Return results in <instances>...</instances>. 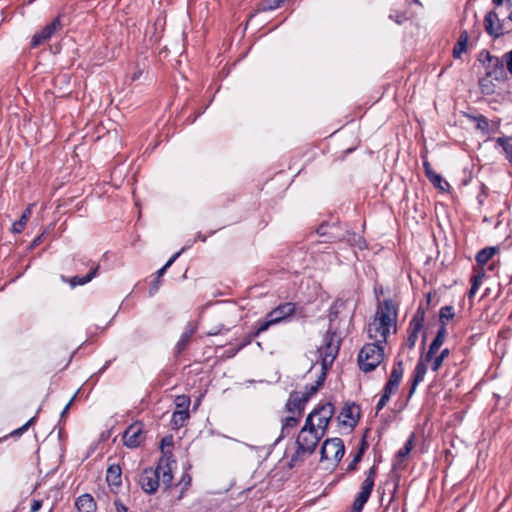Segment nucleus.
<instances>
[{
  "label": "nucleus",
  "instance_id": "obj_1",
  "mask_svg": "<svg viewBox=\"0 0 512 512\" xmlns=\"http://www.w3.org/2000/svg\"><path fill=\"white\" fill-rule=\"evenodd\" d=\"M308 239L310 243L306 253H310L311 256L320 253L330 254L333 252L331 244L341 242H346L361 251L367 248L365 238L356 234L347 223L338 218L321 222L314 232H310Z\"/></svg>",
  "mask_w": 512,
  "mask_h": 512
},
{
  "label": "nucleus",
  "instance_id": "obj_2",
  "mask_svg": "<svg viewBox=\"0 0 512 512\" xmlns=\"http://www.w3.org/2000/svg\"><path fill=\"white\" fill-rule=\"evenodd\" d=\"M172 464H175L172 452L163 451L156 468L147 467L140 474L139 485L142 490L147 494H154L160 485V480L164 488H170L173 481Z\"/></svg>",
  "mask_w": 512,
  "mask_h": 512
},
{
  "label": "nucleus",
  "instance_id": "obj_3",
  "mask_svg": "<svg viewBox=\"0 0 512 512\" xmlns=\"http://www.w3.org/2000/svg\"><path fill=\"white\" fill-rule=\"evenodd\" d=\"M477 62L483 67L485 73L478 79V86L482 94L492 95L496 91L493 81L503 82L507 79V72L502 58L492 55L487 49H482L477 55Z\"/></svg>",
  "mask_w": 512,
  "mask_h": 512
},
{
  "label": "nucleus",
  "instance_id": "obj_4",
  "mask_svg": "<svg viewBox=\"0 0 512 512\" xmlns=\"http://www.w3.org/2000/svg\"><path fill=\"white\" fill-rule=\"evenodd\" d=\"M384 359V344L367 343L358 354V366L361 371H374Z\"/></svg>",
  "mask_w": 512,
  "mask_h": 512
},
{
  "label": "nucleus",
  "instance_id": "obj_5",
  "mask_svg": "<svg viewBox=\"0 0 512 512\" xmlns=\"http://www.w3.org/2000/svg\"><path fill=\"white\" fill-rule=\"evenodd\" d=\"M341 339L335 331L328 329L323 336V345L318 349L321 358V371L327 374L340 349Z\"/></svg>",
  "mask_w": 512,
  "mask_h": 512
},
{
  "label": "nucleus",
  "instance_id": "obj_6",
  "mask_svg": "<svg viewBox=\"0 0 512 512\" xmlns=\"http://www.w3.org/2000/svg\"><path fill=\"white\" fill-rule=\"evenodd\" d=\"M444 338L435 336V338L432 340V342L429 345L428 351L425 354L424 357H421L419 361L417 362L414 373H413V379L411 383V387L408 393V399H410L413 394L416 391V388L420 382L424 380V377L427 373V366L425 362H429L432 360L433 356L436 354V352L440 349L442 344L444 343Z\"/></svg>",
  "mask_w": 512,
  "mask_h": 512
},
{
  "label": "nucleus",
  "instance_id": "obj_7",
  "mask_svg": "<svg viewBox=\"0 0 512 512\" xmlns=\"http://www.w3.org/2000/svg\"><path fill=\"white\" fill-rule=\"evenodd\" d=\"M345 446L340 438H329L326 439L321 447V457L320 461H330L333 460L336 463H339L344 456Z\"/></svg>",
  "mask_w": 512,
  "mask_h": 512
},
{
  "label": "nucleus",
  "instance_id": "obj_8",
  "mask_svg": "<svg viewBox=\"0 0 512 512\" xmlns=\"http://www.w3.org/2000/svg\"><path fill=\"white\" fill-rule=\"evenodd\" d=\"M374 320L385 326L389 330L392 326H396L397 321V308L392 299H386L382 305L378 307Z\"/></svg>",
  "mask_w": 512,
  "mask_h": 512
},
{
  "label": "nucleus",
  "instance_id": "obj_9",
  "mask_svg": "<svg viewBox=\"0 0 512 512\" xmlns=\"http://www.w3.org/2000/svg\"><path fill=\"white\" fill-rule=\"evenodd\" d=\"M146 439L144 424L136 421L130 424L123 433V443L128 448L139 447Z\"/></svg>",
  "mask_w": 512,
  "mask_h": 512
},
{
  "label": "nucleus",
  "instance_id": "obj_10",
  "mask_svg": "<svg viewBox=\"0 0 512 512\" xmlns=\"http://www.w3.org/2000/svg\"><path fill=\"white\" fill-rule=\"evenodd\" d=\"M504 22L505 20L499 19V16L494 9L489 10L484 16V29L490 37L498 39L508 32L504 28Z\"/></svg>",
  "mask_w": 512,
  "mask_h": 512
},
{
  "label": "nucleus",
  "instance_id": "obj_11",
  "mask_svg": "<svg viewBox=\"0 0 512 512\" xmlns=\"http://www.w3.org/2000/svg\"><path fill=\"white\" fill-rule=\"evenodd\" d=\"M62 27L61 16L58 15L49 24L45 25L32 36L30 42L31 48H36L51 39L56 32L62 29Z\"/></svg>",
  "mask_w": 512,
  "mask_h": 512
},
{
  "label": "nucleus",
  "instance_id": "obj_12",
  "mask_svg": "<svg viewBox=\"0 0 512 512\" xmlns=\"http://www.w3.org/2000/svg\"><path fill=\"white\" fill-rule=\"evenodd\" d=\"M317 419V428L321 431V435H325L328 425L335 413V407L332 402L319 403L314 409Z\"/></svg>",
  "mask_w": 512,
  "mask_h": 512
},
{
  "label": "nucleus",
  "instance_id": "obj_13",
  "mask_svg": "<svg viewBox=\"0 0 512 512\" xmlns=\"http://www.w3.org/2000/svg\"><path fill=\"white\" fill-rule=\"evenodd\" d=\"M324 435L321 433L306 432V429H301L296 439V445L301 451H305L307 456L314 453L319 441Z\"/></svg>",
  "mask_w": 512,
  "mask_h": 512
},
{
  "label": "nucleus",
  "instance_id": "obj_14",
  "mask_svg": "<svg viewBox=\"0 0 512 512\" xmlns=\"http://www.w3.org/2000/svg\"><path fill=\"white\" fill-rule=\"evenodd\" d=\"M476 260L477 264L473 267L474 274L470 279L471 288L468 292L469 300H472L479 287L482 285L483 279L485 277V265L488 264V261L491 260V258H476Z\"/></svg>",
  "mask_w": 512,
  "mask_h": 512
},
{
  "label": "nucleus",
  "instance_id": "obj_15",
  "mask_svg": "<svg viewBox=\"0 0 512 512\" xmlns=\"http://www.w3.org/2000/svg\"><path fill=\"white\" fill-rule=\"evenodd\" d=\"M403 374V361L401 359H396L393 364L388 381L384 385L383 391L387 392L390 395L394 394L399 388V385L403 378Z\"/></svg>",
  "mask_w": 512,
  "mask_h": 512
},
{
  "label": "nucleus",
  "instance_id": "obj_16",
  "mask_svg": "<svg viewBox=\"0 0 512 512\" xmlns=\"http://www.w3.org/2000/svg\"><path fill=\"white\" fill-rule=\"evenodd\" d=\"M359 413L360 407L358 405L354 402H346L337 418L342 425L354 428L357 425Z\"/></svg>",
  "mask_w": 512,
  "mask_h": 512
},
{
  "label": "nucleus",
  "instance_id": "obj_17",
  "mask_svg": "<svg viewBox=\"0 0 512 512\" xmlns=\"http://www.w3.org/2000/svg\"><path fill=\"white\" fill-rule=\"evenodd\" d=\"M307 403V398L302 396L301 392L292 391L286 401L285 410L290 414L302 416Z\"/></svg>",
  "mask_w": 512,
  "mask_h": 512
},
{
  "label": "nucleus",
  "instance_id": "obj_18",
  "mask_svg": "<svg viewBox=\"0 0 512 512\" xmlns=\"http://www.w3.org/2000/svg\"><path fill=\"white\" fill-rule=\"evenodd\" d=\"M296 311V304L293 302H285L279 304L277 307L272 309L268 314L272 318H279L276 323L285 321L289 316L293 315Z\"/></svg>",
  "mask_w": 512,
  "mask_h": 512
},
{
  "label": "nucleus",
  "instance_id": "obj_19",
  "mask_svg": "<svg viewBox=\"0 0 512 512\" xmlns=\"http://www.w3.org/2000/svg\"><path fill=\"white\" fill-rule=\"evenodd\" d=\"M390 330L385 326H380L375 320L369 325L368 334L371 339H374V343L386 344Z\"/></svg>",
  "mask_w": 512,
  "mask_h": 512
},
{
  "label": "nucleus",
  "instance_id": "obj_20",
  "mask_svg": "<svg viewBox=\"0 0 512 512\" xmlns=\"http://www.w3.org/2000/svg\"><path fill=\"white\" fill-rule=\"evenodd\" d=\"M196 332V327L192 323H188L182 332L178 342L175 346V355H180L190 343L194 333Z\"/></svg>",
  "mask_w": 512,
  "mask_h": 512
},
{
  "label": "nucleus",
  "instance_id": "obj_21",
  "mask_svg": "<svg viewBox=\"0 0 512 512\" xmlns=\"http://www.w3.org/2000/svg\"><path fill=\"white\" fill-rule=\"evenodd\" d=\"M89 263V271L83 275V276H80V275H76V276H73L70 280H69V283H70V286L71 287H76V286H79V285H84L88 282H90L97 274V271L99 269V264H96L92 261H88Z\"/></svg>",
  "mask_w": 512,
  "mask_h": 512
},
{
  "label": "nucleus",
  "instance_id": "obj_22",
  "mask_svg": "<svg viewBox=\"0 0 512 512\" xmlns=\"http://www.w3.org/2000/svg\"><path fill=\"white\" fill-rule=\"evenodd\" d=\"M75 505L78 512H95L97 508L94 498L88 493L79 496Z\"/></svg>",
  "mask_w": 512,
  "mask_h": 512
},
{
  "label": "nucleus",
  "instance_id": "obj_23",
  "mask_svg": "<svg viewBox=\"0 0 512 512\" xmlns=\"http://www.w3.org/2000/svg\"><path fill=\"white\" fill-rule=\"evenodd\" d=\"M122 470L119 464H111L106 472V482L109 487H119L122 483Z\"/></svg>",
  "mask_w": 512,
  "mask_h": 512
},
{
  "label": "nucleus",
  "instance_id": "obj_24",
  "mask_svg": "<svg viewBox=\"0 0 512 512\" xmlns=\"http://www.w3.org/2000/svg\"><path fill=\"white\" fill-rule=\"evenodd\" d=\"M302 416L291 414L285 418L282 419V426H281V435L277 438L275 441V444H277L282 438H284L286 435L290 433V430L295 428Z\"/></svg>",
  "mask_w": 512,
  "mask_h": 512
},
{
  "label": "nucleus",
  "instance_id": "obj_25",
  "mask_svg": "<svg viewBox=\"0 0 512 512\" xmlns=\"http://www.w3.org/2000/svg\"><path fill=\"white\" fill-rule=\"evenodd\" d=\"M468 39H469L468 31L462 30L460 32V35H459V38H458L456 44L453 47L452 55L455 59H459L461 57V55L467 51Z\"/></svg>",
  "mask_w": 512,
  "mask_h": 512
},
{
  "label": "nucleus",
  "instance_id": "obj_26",
  "mask_svg": "<svg viewBox=\"0 0 512 512\" xmlns=\"http://www.w3.org/2000/svg\"><path fill=\"white\" fill-rule=\"evenodd\" d=\"M31 214H32V205L30 204L29 206H27L24 209L20 218L12 224V228H11L12 232L13 233H21L24 230L29 218L31 217Z\"/></svg>",
  "mask_w": 512,
  "mask_h": 512
},
{
  "label": "nucleus",
  "instance_id": "obj_27",
  "mask_svg": "<svg viewBox=\"0 0 512 512\" xmlns=\"http://www.w3.org/2000/svg\"><path fill=\"white\" fill-rule=\"evenodd\" d=\"M425 315H426V310L423 307V305L420 304L418 306L417 310L415 311L414 315L412 316L408 326L415 328V330L416 329L422 330L423 326H424Z\"/></svg>",
  "mask_w": 512,
  "mask_h": 512
},
{
  "label": "nucleus",
  "instance_id": "obj_28",
  "mask_svg": "<svg viewBox=\"0 0 512 512\" xmlns=\"http://www.w3.org/2000/svg\"><path fill=\"white\" fill-rule=\"evenodd\" d=\"M190 418L189 411L186 410H175L172 414L171 425L173 429H180L185 425L187 420Z\"/></svg>",
  "mask_w": 512,
  "mask_h": 512
},
{
  "label": "nucleus",
  "instance_id": "obj_29",
  "mask_svg": "<svg viewBox=\"0 0 512 512\" xmlns=\"http://www.w3.org/2000/svg\"><path fill=\"white\" fill-rule=\"evenodd\" d=\"M326 373L325 372H322L320 373V375L318 376L315 384L313 385H310V386H306L305 387V391L304 392H301L302 396L306 397L307 398V402H309V400L311 399V397L317 393V391L319 390V388L323 385L324 381H325V378H326Z\"/></svg>",
  "mask_w": 512,
  "mask_h": 512
},
{
  "label": "nucleus",
  "instance_id": "obj_30",
  "mask_svg": "<svg viewBox=\"0 0 512 512\" xmlns=\"http://www.w3.org/2000/svg\"><path fill=\"white\" fill-rule=\"evenodd\" d=\"M277 319L278 318L270 317V315L267 313L264 320L257 321L256 325L254 326V329L252 330L253 331L252 336L258 337L262 332L268 330L272 325L277 324L275 321Z\"/></svg>",
  "mask_w": 512,
  "mask_h": 512
},
{
  "label": "nucleus",
  "instance_id": "obj_31",
  "mask_svg": "<svg viewBox=\"0 0 512 512\" xmlns=\"http://www.w3.org/2000/svg\"><path fill=\"white\" fill-rule=\"evenodd\" d=\"M495 142L500 146L509 163L512 164V136H502L495 139Z\"/></svg>",
  "mask_w": 512,
  "mask_h": 512
},
{
  "label": "nucleus",
  "instance_id": "obj_32",
  "mask_svg": "<svg viewBox=\"0 0 512 512\" xmlns=\"http://www.w3.org/2000/svg\"><path fill=\"white\" fill-rule=\"evenodd\" d=\"M427 179L433 184V186L439 191H448L450 188L449 183L435 171L430 174Z\"/></svg>",
  "mask_w": 512,
  "mask_h": 512
},
{
  "label": "nucleus",
  "instance_id": "obj_33",
  "mask_svg": "<svg viewBox=\"0 0 512 512\" xmlns=\"http://www.w3.org/2000/svg\"><path fill=\"white\" fill-rule=\"evenodd\" d=\"M472 121L476 122V129L480 130L483 134H489L488 119L482 115L468 116Z\"/></svg>",
  "mask_w": 512,
  "mask_h": 512
},
{
  "label": "nucleus",
  "instance_id": "obj_34",
  "mask_svg": "<svg viewBox=\"0 0 512 512\" xmlns=\"http://www.w3.org/2000/svg\"><path fill=\"white\" fill-rule=\"evenodd\" d=\"M455 316L454 307L451 305H446L440 308L439 311V322L440 324L447 325V322L453 319Z\"/></svg>",
  "mask_w": 512,
  "mask_h": 512
},
{
  "label": "nucleus",
  "instance_id": "obj_35",
  "mask_svg": "<svg viewBox=\"0 0 512 512\" xmlns=\"http://www.w3.org/2000/svg\"><path fill=\"white\" fill-rule=\"evenodd\" d=\"M421 331L422 330H419V329L415 330V328L408 326V328H407L408 335H407L406 341L404 343V346L407 347L409 350H412L415 347L419 333Z\"/></svg>",
  "mask_w": 512,
  "mask_h": 512
},
{
  "label": "nucleus",
  "instance_id": "obj_36",
  "mask_svg": "<svg viewBox=\"0 0 512 512\" xmlns=\"http://www.w3.org/2000/svg\"><path fill=\"white\" fill-rule=\"evenodd\" d=\"M450 355V350L448 348L443 349L439 355L433 356V362L431 365L432 371H438L443 365L444 360Z\"/></svg>",
  "mask_w": 512,
  "mask_h": 512
},
{
  "label": "nucleus",
  "instance_id": "obj_37",
  "mask_svg": "<svg viewBox=\"0 0 512 512\" xmlns=\"http://www.w3.org/2000/svg\"><path fill=\"white\" fill-rule=\"evenodd\" d=\"M174 403L176 405L177 410L189 411V406L191 404V400L188 395L182 394V395L176 396Z\"/></svg>",
  "mask_w": 512,
  "mask_h": 512
},
{
  "label": "nucleus",
  "instance_id": "obj_38",
  "mask_svg": "<svg viewBox=\"0 0 512 512\" xmlns=\"http://www.w3.org/2000/svg\"><path fill=\"white\" fill-rule=\"evenodd\" d=\"M306 455L307 453L305 451H301L300 448L297 446L296 451L289 460L288 466L290 468H293L297 466L299 463H302Z\"/></svg>",
  "mask_w": 512,
  "mask_h": 512
},
{
  "label": "nucleus",
  "instance_id": "obj_39",
  "mask_svg": "<svg viewBox=\"0 0 512 512\" xmlns=\"http://www.w3.org/2000/svg\"><path fill=\"white\" fill-rule=\"evenodd\" d=\"M413 439L414 434H412L409 437V439L404 443L403 447L399 449V451L396 454L397 459H403L411 452L413 448Z\"/></svg>",
  "mask_w": 512,
  "mask_h": 512
},
{
  "label": "nucleus",
  "instance_id": "obj_40",
  "mask_svg": "<svg viewBox=\"0 0 512 512\" xmlns=\"http://www.w3.org/2000/svg\"><path fill=\"white\" fill-rule=\"evenodd\" d=\"M314 411L312 410L308 416L306 417V421L302 429H306V432H313V433H319V429L317 428V424L313 422V419L315 418Z\"/></svg>",
  "mask_w": 512,
  "mask_h": 512
},
{
  "label": "nucleus",
  "instance_id": "obj_41",
  "mask_svg": "<svg viewBox=\"0 0 512 512\" xmlns=\"http://www.w3.org/2000/svg\"><path fill=\"white\" fill-rule=\"evenodd\" d=\"M50 236V232L45 229L38 236H36L32 242L29 244L28 249H32L36 246H39L46 242L47 238Z\"/></svg>",
  "mask_w": 512,
  "mask_h": 512
},
{
  "label": "nucleus",
  "instance_id": "obj_42",
  "mask_svg": "<svg viewBox=\"0 0 512 512\" xmlns=\"http://www.w3.org/2000/svg\"><path fill=\"white\" fill-rule=\"evenodd\" d=\"M36 420V416L30 418L24 425H22L21 427L13 430L9 436L10 437H20L22 436L28 429L29 427L35 422Z\"/></svg>",
  "mask_w": 512,
  "mask_h": 512
},
{
  "label": "nucleus",
  "instance_id": "obj_43",
  "mask_svg": "<svg viewBox=\"0 0 512 512\" xmlns=\"http://www.w3.org/2000/svg\"><path fill=\"white\" fill-rule=\"evenodd\" d=\"M253 335V331L249 332L248 334H246L241 342L238 344V346L236 347V349L234 350L233 352V355H235L236 353H238L240 350H242L243 348H245L246 346H248L249 344H251L252 340L254 338H256L257 336H252Z\"/></svg>",
  "mask_w": 512,
  "mask_h": 512
},
{
  "label": "nucleus",
  "instance_id": "obj_44",
  "mask_svg": "<svg viewBox=\"0 0 512 512\" xmlns=\"http://www.w3.org/2000/svg\"><path fill=\"white\" fill-rule=\"evenodd\" d=\"M147 339V333L142 328H136L132 333V340L134 343H140Z\"/></svg>",
  "mask_w": 512,
  "mask_h": 512
},
{
  "label": "nucleus",
  "instance_id": "obj_45",
  "mask_svg": "<svg viewBox=\"0 0 512 512\" xmlns=\"http://www.w3.org/2000/svg\"><path fill=\"white\" fill-rule=\"evenodd\" d=\"M488 191H489L488 187L484 183H481L480 191L477 195V202L480 206H482L484 204L485 199L488 197Z\"/></svg>",
  "mask_w": 512,
  "mask_h": 512
},
{
  "label": "nucleus",
  "instance_id": "obj_46",
  "mask_svg": "<svg viewBox=\"0 0 512 512\" xmlns=\"http://www.w3.org/2000/svg\"><path fill=\"white\" fill-rule=\"evenodd\" d=\"M499 252V248L497 246H489L479 250L475 256H494Z\"/></svg>",
  "mask_w": 512,
  "mask_h": 512
},
{
  "label": "nucleus",
  "instance_id": "obj_47",
  "mask_svg": "<svg viewBox=\"0 0 512 512\" xmlns=\"http://www.w3.org/2000/svg\"><path fill=\"white\" fill-rule=\"evenodd\" d=\"M506 71L512 76V49L502 56Z\"/></svg>",
  "mask_w": 512,
  "mask_h": 512
},
{
  "label": "nucleus",
  "instance_id": "obj_48",
  "mask_svg": "<svg viewBox=\"0 0 512 512\" xmlns=\"http://www.w3.org/2000/svg\"><path fill=\"white\" fill-rule=\"evenodd\" d=\"M391 395L388 394L385 391H382V395L376 405V413H378L380 410H382L386 404L389 402Z\"/></svg>",
  "mask_w": 512,
  "mask_h": 512
},
{
  "label": "nucleus",
  "instance_id": "obj_49",
  "mask_svg": "<svg viewBox=\"0 0 512 512\" xmlns=\"http://www.w3.org/2000/svg\"><path fill=\"white\" fill-rule=\"evenodd\" d=\"M192 478L188 472H184L181 476V479L179 481V485H182V491L183 493L185 490H187L191 485Z\"/></svg>",
  "mask_w": 512,
  "mask_h": 512
},
{
  "label": "nucleus",
  "instance_id": "obj_50",
  "mask_svg": "<svg viewBox=\"0 0 512 512\" xmlns=\"http://www.w3.org/2000/svg\"><path fill=\"white\" fill-rule=\"evenodd\" d=\"M362 457L359 454H355L352 461L348 464L346 471L354 472L357 469L358 464L361 462Z\"/></svg>",
  "mask_w": 512,
  "mask_h": 512
},
{
  "label": "nucleus",
  "instance_id": "obj_51",
  "mask_svg": "<svg viewBox=\"0 0 512 512\" xmlns=\"http://www.w3.org/2000/svg\"><path fill=\"white\" fill-rule=\"evenodd\" d=\"M373 487H374V482L373 480H364L361 484V488H360V491L364 492V493H367L369 495H371L372 493V490H373Z\"/></svg>",
  "mask_w": 512,
  "mask_h": 512
},
{
  "label": "nucleus",
  "instance_id": "obj_52",
  "mask_svg": "<svg viewBox=\"0 0 512 512\" xmlns=\"http://www.w3.org/2000/svg\"><path fill=\"white\" fill-rule=\"evenodd\" d=\"M368 447H369V444L366 440V436L364 435L362 437V439L360 440L358 451L356 452V454H359V456L363 457V455L366 452V450L368 449Z\"/></svg>",
  "mask_w": 512,
  "mask_h": 512
},
{
  "label": "nucleus",
  "instance_id": "obj_53",
  "mask_svg": "<svg viewBox=\"0 0 512 512\" xmlns=\"http://www.w3.org/2000/svg\"><path fill=\"white\" fill-rule=\"evenodd\" d=\"M177 258H169L166 264L156 272V277L161 278L166 270L175 262Z\"/></svg>",
  "mask_w": 512,
  "mask_h": 512
},
{
  "label": "nucleus",
  "instance_id": "obj_54",
  "mask_svg": "<svg viewBox=\"0 0 512 512\" xmlns=\"http://www.w3.org/2000/svg\"><path fill=\"white\" fill-rule=\"evenodd\" d=\"M389 19L393 20L395 23L401 25L404 21L407 20V17L404 13H396L395 15L394 14H390L389 15Z\"/></svg>",
  "mask_w": 512,
  "mask_h": 512
},
{
  "label": "nucleus",
  "instance_id": "obj_55",
  "mask_svg": "<svg viewBox=\"0 0 512 512\" xmlns=\"http://www.w3.org/2000/svg\"><path fill=\"white\" fill-rule=\"evenodd\" d=\"M366 503L355 498L351 512H362V509Z\"/></svg>",
  "mask_w": 512,
  "mask_h": 512
},
{
  "label": "nucleus",
  "instance_id": "obj_56",
  "mask_svg": "<svg viewBox=\"0 0 512 512\" xmlns=\"http://www.w3.org/2000/svg\"><path fill=\"white\" fill-rule=\"evenodd\" d=\"M376 474H377V467L375 465H373L372 467L369 468V470L367 471L366 473V480H373V482H375V477H376Z\"/></svg>",
  "mask_w": 512,
  "mask_h": 512
},
{
  "label": "nucleus",
  "instance_id": "obj_57",
  "mask_svg": "<svg viewBox=\"0 0 512 512\" xmlns=\"http://www.w3.org/2000/svg\"><path fill=\"white\" fill-rule=\"evenodd\" d=\"M159 285H160V278H155L151 284V287L149 289V294L152 296L154 295L157 290L159 289Z\"/></svg>",
  "mask_w": 512,
  "mask_h": 512
},
{
  "label": "nucleus",
  "instance_id": "obj_58",
  "mask_svg": "<svg viewBox=\"0 0 512 512\" xmlns=\"http://www.w3.org/2000/svg\"><path fill=\"white\" fill-rule=\"evenodd\" d=\"M498 266V261H495L494 258L488 261V264L485 265V273L487 271H494Z\"/></svg>",
  "mask_w": 512,
  "mask_h": 512
},
{
  "label": "nucleus",
  "instance_id": "obj_59",
  "mask_svg": "<svg viewBox=\"0 0 512 512\" xmlns=\"http://www.w3.org/2000/svg\"><path fill=\"white\" fill-rule=\"evenodd\" d=\"M42 507V501L34 499L31 504L30 511L31 512H38Z\"/></svg>",
  "mask_w": 512,
  "mask_h": 512
},
{
  "label": "nucleus",
  "instance_id": "obj_60",
  "mask_svg": "<svg viewBox=\"0 0 512 512\" xmlns=\"http://www.w3.org/2000/svg\"><path fill=\"white\" fill-rule=\"evenodd\" d=\"M423 168H424L426 177H428L430 174H432L434 172V170L432 169V166L428 160L423 161Z\"/></svg>",
  "mask_w": 512,
  "mask_h": 512
},
{
  "label": "nucleus",
  "instance_id": "obj_61",
  "mask_svg": "<svg viewBox=\"0 0 512 512\" xmlns=\"http://www.w3.org/2000/svg\"><path fill=\"white\" fill-rule=\"evenodd\" d=\"M114 505L117 512H128V508L120 500H116Z\"/></svg>",
  "mask_w": 512,
  "mask_h": 512
},
{
  "label": "nucleus",
  "instance_id": "obj_62",
  "mask_svg": "<svg viewBox=\"0 0 512 512\" xmlns=\"http://www.w3.org/2000/svg\"><path fill=\"white\" fill-rule=\"evenodd\" d=\"M77 392L73 395V397L70 399V401L66 404L63 411L61 412V418H63L69 411L74 399L76 398Z\"/></svg>",
  "mask_w": 512,
  "mask_h": 512
},
{
  "label": "nucleus",
  "instance_id": "obj_63",
  "mask_svg": "<svg viewBox=\"0 0 512 512\" xmlns=\"http://www.w3.org/2000/svg\"><path fill=\"white\" fill-rule=\"evenodd\" d=\"M446 334H447V328H446V325L444 324H440L439 328H438V331L436 333V336L438 337H442L445 339L446 337Z\"/></svg>",
  "mask_w": 512,
  "mask_h": 512
},
{
  "label": "nucleus",
  "instance_id": "obj_64",
  "mask_svg": "<svg viewBox=\"0 0 512 512\" xmlns=\"http://www.w3.org/2000/svg\"><path fill=\"white\" fill-rule=\"evenodd\" d=\"M369 498H370V495H369V494H367V493H364V492H362V491H359V493H358V494H357V496H356V499L361 500V501H363V502H365V503H367V501L369 500Z\"/></svg>",
  "mask_w": 512,
  "mask_h": 512
}]
</instances>
